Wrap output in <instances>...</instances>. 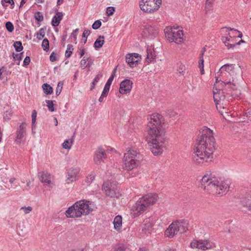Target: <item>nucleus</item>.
I'll return each instance as SVG.
<instances>
[{
  "mask_svg": "<svg viewBox=\"0 0 251 251\" xmlns=\"http://www.w3.org/2000/svg\"><path fill=\"white\" fill-rule=\"evenodd\" d=\"M241 43H245V41L241 39L237 43H232L231 45L227 44V46H230V48H233L236 46L240 45Z\"/></svg>",
  "mask_w": 251,
  "mask_h": 251,
  "instance_id": "680f3d73",
  "label": "nucleus"
},
{
  "mask_svg": "<svg viewBox=\"0 0 251 251\" xmlns=\"http://www.w3.org/2000/svg\"><path fill=\"white\" fill-rule=\"evenodd\" d=\"M103 189L106 195L110 198H118L121 196L117 190L115 183L104 182L103 184Z\"/></svg>",
  "mask_w": 251,
  "mask_h": 251,
  "instance_id": "1a4fd4ad",
  "label": "nucleus"
},
{
  "mask_svg": "<svg viewBox=\"0 0 251 251\" xmlns=\"http://www.w3.org/2000/svg\"><path fill=\"white\" fill-rule=\"evenodd\" d=\"M4 2L10 4L11 9L14 8L15 6L14 0H1V4L3 6H5Z\"/></svg>",
  "mask_w": 251,
  "mask_h": 251,
  "instance_id": "ea45409f",
  "label": "nucleus"
},
{
  "mask_svg": "<svg viewBox=\"0 0 251 251\" xmlns=\"http://www.w3.org/2000/svg\"><path fill=\"white\" fill-rule=\"evenodd\" d=\"M70 143L69 140H66L62 144L63 148L65 149H70L71 147V145H69Z\"/></svg>",
  "mask_w": 251,
  "mask_h": 251,
  "instance_id": "6e6d98bb",
  "label": "nucleus"
},
{
  "mask_svg": "<svg viewBox=\"0 0 251 251\" xmlns=\"http://www.w3.org/2000/svg\"><path fill=\"white\" fill-rule=\"evenodd\" d=\"M78 31V29L76 28L75 30H74L71 34V37H73L74 38L75 40L76 39V36L77 34Z\"/></svg>",
  "mask_w": 251,
  "mask_h": 251,
  "instance_id": "e2e57ef3",
  "label": "nucleus"
},
{
  "mask_svg": "<svg viewBox=\"0 0 251 251\" xmlns=\"http://www.w3.org/2000/svg\"><path fill=\"white\" fill-rule=\"evenodd\" d=\"M145 33H148L149 37L152 38L155 37L157 34L156 30L154 26L148 25L146 26L144 30Z\"/></svg>",
  "mask_w": 251,
  "mask_h": 251,
  "instance_id": "a878e982",
  "label": "nucleus"
},
{
  "mask_svg": "<svg viewBox=\"0 0 251 251\" xmlns=\"http://www.w3.org/2000/svg\"><path fill=\"white\" fill-rule=\"evenodd\" d=\"M23 54H24L23 52H21L20 53H16V54H15V53L13 52L12 54V56H13V58L14 59V60H17L20 61L23 58Z\"/></svg>",
  "mask_w": 251,
  "mask_h": 251,
  "instance_id": "c03bdc74",
  "label": "nucleus"
},
{
  "mask_svg": "<svg viewBox=\"0 0 251 251\" xmlns=\"http://www.w3.org/2000/svg\"><path fill=\"white\" fill-rule=\"evenodd\" d=\"M63 14L61 12H57L53 16L51 21V25L53 26H58L60 21L62 20Z\"/></svg>",
  "mask_w": 251,
  "mask_h": 251,
  "instance_id": "393cba45",
  "label": "nucleus"
},
{
  "mask_svg": "<svg viewBox=\"0 0 251 251\" xmlns=\"http://www.w3.org/2000/svg\"><path fill=\"white\" fill-rule=\"evenodd\" d=\"M201 133V135L198 137L193 156L194 161L198 164L211 161L215 150L213 131L205 127Z\"/></svg>",
  "mask_w": 251,
  "mask_h": 251,
  "instance_id": "f03ea898",
  "label": "nucleus"
},
{
  "mask_svg": "<svg viewBox=\"0 0 251 251\" xmlns=\"http://www.w3.org/2000/svg\"><path fill=\"white\" fill-rule=\"evenodd\" d=\"M116 68H115L114 69V70L113 71V73L112 74V75H111V76H110V77L107 81L105 85L110 86V85H111V83L114 79V78L115 76V73L116 72Z\"/></svg>",
  "mask_w": 251,
  "mask_h": 251,
  "instance_id": "79ce46f5",
  "label": "nucleus"
},
{
  "mask_svg": "<svg viewBox=\"0 0 251 251\" xmlns=\"http://www.w3.org/2000/svg\"><path fill=\"white\" fill-rule=\"evenodd\" d=\"M143 231L146 234H150L152 230V225L151 223L145 224L143 227Z\"/></svg>",
  "mask_w": 251,
  "mask_h": 251,
  "instance_id": "72a5a7b5",
  "label": "nucleus"
},
{
  "mask_svg": "<svg viewBox=\"0 0 251 251\" xmlns=\"http://www.w3.org/2000/svg\"><path fill=\"white\" fill-rule=\"evenodd\" d=\"M104 38L103 36L100 35L99 36L98 38L97 39L94 44V47L96 50H98L103 46L104 43Z\"/></svg>",
  "mask_w": 251,
  "mask_h": 251,
  "instance_id": "cd10ccee",
  "label": "nucleus"
},
{
  "mask_svg": "<svg viewBox=\"0 0 251 251\" xmlns=\"http://www.w3.org/2000/svg\"><path fill=\"white\" fill-rule=\"evenodd\" d=\"M158 199V195L150 193L139 198L132 206L131 211L134 217H137L144 213L150 206L156 203Z\"/></svg>",
  "mask_w": 251,
  "mask_h": 251,
  "instance_id": "20e7f679",
  "label": "nucleus"
},
{
  "mask_svg": "<svg viewBox=\"0 0 251 251\" xmlns=\"http://www.w3.org/2000/svg\"><path fill=\"white\" fill-rule=\"evenodd\" d=\"M21 209H23L25 214H28L32 211V208L31 206L22 207Z\"/></svg>",
  "mask_w": 251,
  "mask_h": 251,
  "instance_id": "bf43d9fd",
  "label": "nucleus"
},
{
  "mask_svg": "<svg viewBox=\"0 0 251 251\" xmlns=\"http://www.w3.org/2000/svg\"><path fill=\"white\" fill-rule=\"evenodd\" d=\"M5 27L6 29L10 32L14 30V26L12 23L10 22H7L5 24Z\"/></svg>",
  "mask_w": 251,
  "mask_h": 251,
  "instance_id": "a18cd8bd",
  "label": "nucleus"
},
{
  "mask_svg": "<svg viewBox=\"0 0 251 251\" xmlns=\"http://www.w3.org/2000/svg\"><path fill=\"white\" fill-rule=\"evenodd\" d=\"M36 117L37 112L35 110H33L31 115L32 129L33 128L34 125H35L36 123Z\"/></svg>",
  "mask_w": 251,
  "mask_h": 251,
  "instance_id": "de8ad7c7",
  "label": "nucleus"
},
{
  "mask_svg": "<svg viewBox=\"0 0 251 251\" xmlns=\"http://www.w3.org/2000/svg\"><path fill=\"white\" fill-rule=\"evenodd\" d=\"M122 224V218L121 216H116L113 221V224L114 226V228L117 230L119 231L121 226Z\"/></svg>",
  "mask_w": 251,
  "mask_h": 251,
  "instance_id": "bb28decb",
  "label": "nucleus"
},
{
  "mask_svg": "<svg viewBox=\"0 0 251 251\" xmlns=\"http://www.w3.org/2000/svg\"><path fill=\"white\" fill-rule=\"evenodd\" d=\"M109 152V150H105L101 147L98 148L94 154V161L97 165H100L101 163H104L107 158V153Z\"/></svg>",
  "mask_w": 251,
  "mask_h": 251,
  "instance_id": "9d476101",
  "label": "nucleus"
},
{
  "mask_svg": "<svg viewBox=\"0 0 251 251\" xmlns=\"http://www.w3.org/2000/svg\"><path fill=\"white\" fill-rule=\"evenodd\" d=\"M215 0H206L205 2V12L207 13L208 12L212 9L213 2Z\"/></svg>",
  "mask_w": 251,
  "mask_h": 251,
  "instance_id": "473e14b6",
  "label": "nucleus"
},
{
  "mask_svg": "<svg viewBox=\"0 0 251 251\" xmlns=\"http://www.w3.org/2000/svg\"><path fill=\"white\" fill-rule=\"evenodd\" d=\"M79 169L76 168H71L67 170V181L68 183L73 182L77 179Z\"/></svg>",
  "mask_w": 251,
  "mask_h": 251,
  "instance_id": "f3484780",
  "label": "nucleus"
},
{
  "mask_svg": "<svg viewBox=\"0 0 251 251\" xmlns=\"http://www.w3.org/2000/svg\"><path fill=\"white\" fill-rule=\"evenodd\" d=\"M204 59L203 58H200L199 61V67L200 69L201 73V74H204Z\"/></svg>",
  "mask_w": 251,
  "mask_h": 251,
  "instance_id": "a19ab883",
  "label": "nucleus"
},
{
  "mask_svg": "<svg viewBox=\"0 0 251 251\" xmlns=\"http://www.w3.org/2000/svg\"><path fill=\"white\" fill-rule=\"evenodd\" d=\"M185 70V66L182 64H180L177 69V73L181 75H184Z\"/></svg>",
  "mask_w": 251,
  "mask_h": 251,
  "instance_id": "3c124183",
  "label": "nucleus"
},
{
  "mask_svg": "<svg viewBox=\"0 0 251 251\" xmlns=\"http://www.w3.org/2000/svg\"><path fill=\"white\" fill-rule=\"evenodd\" d=\"M66 215L68 218H79L82 216V213L80 212L78 206H76L75 202L66 210Z\"/></svg>",
  "mask_w": 251,
  "mask_h": 251,
  "instance_id": "ddd939ff",
  "label": "nucleus"
},
{
  "mask_svg": "<svg viewBox=\"0 0 251 251\" xmlns=\"http://www.w3.org/2000/svg\"><path fill=\"white\" fill-rule=\"evenodd\" d=\"M88 67L90 68L93 63V59L91 57H88L86 59Z\"/></svg>",
  "mask_w": 251,
  "mask_h": 251,
  "instance_id": "0e129e2a",
  "label": "nucleus"
},
{
  "mask_svg": "<svg viewBox=\"0 0 251 251\" xmlns=\"http://www.w3.org/2000/svg\"><path fill=\"white\" fill-rule=\"evenodd\" d=\"M102 77L101 73H99L94 79V82H98L99 80Z\"/></svg>",
  "mask_w": 251,
  "mask_h": 251,
  "instance_id": "69168bd1",
  "label": "nucleus"
},
{
  "mask_svg": "<svg viewBox=\"0 0 251 251\" xmlns=\"http://www.w3.org/2000/svg\"><path fill=\"white\" fill-rule=\"evenodd\" d=\"M26 124L25 123H22L17 128L16 137L15 142L17 145H20L25 142V136L26 133Z\"/></svg>",
  "mask_w": 251,
  "mask_h": 251,
  "instance_id": "9b49d317",
  "label": "nucleus"
},
{
  "mask_svg": "<svg viewBox=\"0 0 251 251\" xmlns=\"http://www.w3.org/2000/svg\"><path fill=\"white\" fill-rule=\"evenodd\" d=\"M245 115L249 118H251V109H248V111L246 112Z\"/></svg>",
  "mask_w": 251,
  "mask_h": 251,
  "instance_id": "774afa93",
  "label": "nucleus"
},
{
  "mask_svg": "<svg viewBox=\"0 0 251 251\" xmlns=\"http://www.w3.org/2000/svg\"><path fill=\"white\" fill-rule=\"evenodd\" d=\"M115 11V8L114 7L110 6L107 8L106 13L108 16H111L113 14Z\"/></svg>",
  "mask_w": 251,
  "mask_h": 251,
  "instance_id": "5fc2aeb1",
  "label": "nucleus"
},
{
  "mask_svg": "<svg viewBox=\"0 0 251 251\" xmlns=\"http://www.w3.org/2000/svg\"><path fill=\"white\" fill-rule=\"evenodd\" d=\"M44 92L47 95H50L53 92L52 87L48 83H44L42 85Z\"/></svg>",
  "mask_w": 251,
  "mask_h": 251,
  "instance_id": "7c9ffc66",
  "label": "nucleus"
},
{
  "mask_svg": "<svg viewBox=\"0 0 251 251\" xmlns=\"http://www.w3.org/2000/svg\"><path fill=\"white\" fill-rule=\"evenodd\" d=\"M39 178L40 181L46 185H50L51 183V176L48 173L41 172L39 173Z\"/></svg>",
  "mask_w": 251,
  "mask_h": 251,
  "instance_id": "b1692460",
  "label": "nucleus"
},
{
  "mask_svg": "<svg viewBox=\"0 0 251 251\" xmlns=\"http://www.w3.org/2000/svg\"><path fill=\"white\" fill-rule=\"evenodd\" d=\"M234 70V65L232 64H226L223 65L221 69L220 70H225V71L228 72L230 75H232V74L233 73Z\"/></svg>",
  "mask_w": 251,
  "mask_h": 251,
  "instance_id": "c85d7f7f",
  "label": "nucleus"
},
{
  "mask_svg": "<svg viewBox=\"0 0 251 251\" xmlns=\"http://www.w3.org/2000/svg\"><path fill=\"white\" fill-rule=\"evenodd\" d=\"M230 30L229 27H224L222 28V31H224L225 30L226 34L227 36L226 37H223L222 40L223 43L225 44V46L227 47V49H229L230 46H227V44L231 45L232 43H236L235 42V40L236 36L232 35L229 32V30Z\"/></svg>",
  "mask_w": 251,
  "mask_h": 251,
  "instance_id": "4468645a",
  "label": "nucleus"
},
{
  "mask_svg": "<svg viewBox=\"0 0 251 251\" xmlns=\"http://www.w3.org/2000/svg\"><path fill=\"white\" fill-rule=\"evenodd\" d=\"M30 62V58L29 56H26L23 62V66H26L29 65Z\"/></svg>",
  "mask_w": 251,
  "mask_h": 251,
  "instance_id": "13d9d810",
  "label": "nucleus"
},
{
  "mask_svg": "<svg viewBox=\"0 0 251 251\" xmlns=\"http://www.w3.org/2000/svg\"><path fill=\"white\" fill-rule=\"evenodd\" d=\"M63 83L62 81H59L58 83L56 89V95L58 96L61 93L63 88Z\"/></svg>",
  "mask_w": 251,
  "mask_h": 251,
  "instance_id": "37998d69",
  "label": "nucleus"
},
{
  "mask_svg": "<svg viewBox=\"0 0 251 251\" xmlns=\"http://www.w3.org/2000/svg\"><path fill=\"white\" fill-rule=\"evenodd\" d=\"M127 172L126 174V176L128 177H135L137 176L139 171L137 167L132 169L130 170H126Z\"/></svg>",
  "mask_w": 251,
  "mask_h": 251,
  "instance_id": "c756f323",
  "label": "nucleus"
},
{
  "mask_svg": "<svg viewBox=\"0 0 251 251\" xmlns=\"http://www.w3.org/2000/svg\"><path fill=\"white\" fill-rule=\"evenodd\" d=\"M101 21L100 20H97L92 25V28L94 29H97L101 26Z\"/></svg>",
  "mask_w": 251,
  "mask_h": 251,
  "instance_id": "8fccbe9b",
  "label": "nucleus"
},
{
  "mask_svg": "<svg viewBox=\"0 0 251 251\" xmlns=\"http://www.w3.org/2000/svg\"><path fill=\"white\" fill-rule=\"evenodd\" d=\"M177 233L176 226L173 222L165 231V235L169 238H172Z\"/></svg>",
  "mask_w": 251,
  "mask_h": 251,
  "instance_id": "aec40b11",
  "label": "nucleus"
},
{
  "mask_svg": "<svg viewBox=\"0 0 251 251\" xmlns=\"http://www.w3.org/2000/svg\"><path fill=\"white\" fill-rule=\"evenodd\" d=\"M221 85L225 88V89L229 91L231 90H235L237 89V86L234 83V80L232 78V81H221Z\"/></svg>",
  "mask_w": 251,
  "mask_h": 251,
  "instance_id": "4be33fe9",
  "label": "nucleus"
},
{
  "mask_svg": "<svg viewBox=\"0 0 251 251\" xmlns=\"http://www.w3.org/2000/svg\"><path fill=\"white\" fill-rule=\"evenodd\" d=\"M56 54L54 52H52L50 56V59L51 62H54L57 60L56 58Z\"/></svg>",
  "mask_w": 251,
  "mask_h": 251,
  "instance_id": "052dcab7",
  "label": "nucleus"
},
{
  "mask_svg": "<svg viewBox=\"0 0 251 251\" xmlns=\"http://www.w3.org/2000/svg\"><path fill=\"white\" fill-rule=\"evenodd\" d=\"M13 46L15 49V50L17 52H20L23 50V47L22 46V43L21 41H16L14 42L13 44Z\"/></svg>",
  "mask_w": 251,
  "mask_h": 251,
  "instance_id": "c9c22d12",
  "label": "nucleus"
},
{
  "mask_svg": "<svg viewBox=\"0 0 251 251\" xmlns=\"http://www.w3.org/2000/svg\"><path fill=\"white\" fill-rule=\"evenodd\" d=\"M42 46L44 50L47 51L49 50V41L48 39L45 38L43 40Z\"/></svg>",
  "mask_w": 251,
  "mask_h": 251,
  "instance_id": "e433bc0d",
  "label": "nucleus"
},
{
  "mask_svg": "<svg viewBox=\"0 0 251 251\" xmlns=\"http://www.w3.org/2000/svg\"><path fill=\"white\" fill-rule=\"evenodd\" d=\"M214 246V243L207 240H194L190 244L192 248H197L203 251L210 249Z\"/></svg>",
  "mask_w": 251,
  "mask_h": 251,
  "instance_id": "f8f14e48",
  "label": "nucleus"
},
{
  "mask_svg": "<svg viewBox=\"0 0 251 251\" xmlns=\"http://www.w3.org/2000/svg\"><path fill=\"white\" fill-rule=\"evenodd\" d=\"M173 222L176 226L177 233H183L188 229V224L187 221L179 220Z\"/></svg>",
  "mask_w": 251,
  "mask_h": 251,
  "instance_id": "a211bd4d",
  "label": "nucleus"
},
{
  "mask_svg": "<svg viewBox=\"0 0 251 251\" xmlns=\"http://www.w3.org/2000/svg\"><path fill=\"white\" fill-rule=\"evenodd\" d=\"M161 2V0H141L140 7L144 12L153 13L158 10Z\"/></svg>",
  "mask_w": 251,
  "mask_h": 251,
  "instance_id": "0eeeda50",
  "label": "nucleus"
},
{
  "mask_svg": "<svg viewBox=\"0 0 251 251\" xmlns=\"http://www.w3.org/2000/svg\"><path fill=\"white\" fill-rule=\"evenodd\" d=\"M156 55L154 50L151 47H148L147 48V57L146 62L151 63L155 59Z\"/></svg>",
  "mask_w": 251,
  "mask_h": 251,
  "instance_id": "412c9836",
  "label": "nucleus"
},
{
  "mask_svg": "<svg viewBox=\"0 0 251 251\" xmlns=\"http://www.w3.org/2000/svg\"><path fill=\"white\" fill-rule=\"evenodd\" d=\"M12 115V112L11 111H6L3 114V120L4 121H8L11 118Z\"/></svg>",
  "mask_w": 251,
  "mask_h": 251,
  "instance_id": "49530a36",
  "label": "nucleus"
},
{
  "mask_svg": "<svg viewBox=\"0 0 251 251\" xmlns=\"http://www.w3.org/2000/svg\"><path fill=\"white\" fill-rule=\"evenodd\" d=\"M148 127L150 136L148 143L151 150L154 155H159L162 153L163 148H165L164 143L166 139L162 116L158 113L152 114L151 116Z\"/></svg>",
  "mask_w": 251,
  "mask_h": 251,
  "instance_id": "f257e3e1",
  "label": "nucleus"
},
{
  "mask_svg": "<svg viewBox=\"0 0 251 251\" xmlns=\"http://www.w3.org/2000/svg\"><path fill=\"white\" fill-rule=\"evenodd\" d=\"M46 29V26L42 27L39 29V32L36 33V38L38 40H40L45 37Z\"/></svg>",
  "mask_w": 251,
  "mask_h": 251,
  "instance_id": "2f4dec72",
  "label": "nucleus"
},
{
  "mask_svg": "<svg viewBox=\"0 0 251 251\" xmlns=\"http://www.w3.org/2000/svg\"><path fill=\"white\" fill-rule=\"evenodd\" d=\"M201 188L209 193L223 195L228 191L230 180L226 179L219 181L216 178L208 175H204L201 179Z\"/></svg>",
  "mask_w": 251,
  "mask_h": 251,
  "instance_id": "7ed1b4c3",
  "label": "nucleus"
},
{
  "mask_svg": "<svg viewBox=\"0 0 251 251\" xmlns=\"http://www.w3.org/2000/svg\"><path fill=\"white\" fill-rule=\"evenodd\" d=\"M95 179V176L92 174L88 175L86 177L85 181L88 184H90Z\"/></svg>",
  "mask_w": 251,
  "mask_h": 251,
  "instance_id": "09e8293b",
  "label": "nucleus"
},
{
  "mask_svg": "<svg viewBox=\"0 0 251 251\" xmlns=\"http://www.w3.org/2000/svg\"><path fill=\"white\" fill-rule=\"evenodd\" d=\"M110 87V86L105 84L104 87L102 92V97H106L107 96L109 91Z\"/></svg>",
  "mask_w": 251,
  "mask_h": 251,
  "instance_id": "603ef678",
  "label": "nucleus"
},
{
  "mask_svg": "<svg viewBox=\"0 0 251 251\" xmlns=\"http://www.w3.org/2000/svg\"><path fill=\"white\" fill-rule=\"evenodd\" d=\"M142 159V156L139 152L135 150H130L124 154L123 168L126 170H130L137 167Z\"/></svg>",
  "mask_w": 251,
  "mask_h": 251,
  "instance_id": "39448f33",
  "label": "nucleus"
},
{
  "mask_svg": "<svg viewBox=\"0 0 251 251\" xmlns=\"http://www.w3.org/2000/svg\"><path fill=\"white\" fill-rule=\"evenodd\" d=\"M139 55L138 53H129L126 55V62L130 67L133 68L137 66L139 60Z\"/></svg>",
  "mask_w": 251,
  "mask_h": 251,
  "instance_id": "dca6fc26",
  "label": "nucleus"
},
{
  "mask_svg": "<svg viewBox=\"0 0 251 251\" xmlns=\"http://www.w3.org/2000/svg\"><path fill=\"white\" fill-rule=\"evenodd\" d=\"M241 202L243 206L251 210V191L247 193L245 197L242 199Z\"/></svg>",
  "mask_w": 251,
  "mask_h": 251,
  "instance_id": "5701e85b",
  "label": "nucleus"
},
{
  "mask_svg": "<svg viewBox=\"0 0 251 251\" xmlns=\"http://www.w3.org/2000/svg\"><path fill=\"white\" fill-rule=\"evenodd\" d=\"M34 18L38 22H42L44 20V17L42 13L38 11L36 12L34 15Z\"/></svg>",
  "mask_w": 251,
  "mask_h": 251,
  "instance_id": "4c0bfd02",
  "label": "nucleus"
},
{
  "mask_svg": "<svg viewBox=\"0 0 251 251\" xmlns=\"http://www.w3.org/2000/svg\"><path fill=\"white\" fill-rule=\"evenodd\" d=\"M217 92L213 90V98L216 107L218 108V105H220L221 103L225 99V96L223 95L224 92L220 90L216 89Z\"/></svg>",
  "mask_w": 251,
  "mask_h": 251,
  "instance_id": "6ab92c4d",
  "label": "nucleus"
},
{
  "mask_svg": "<svg viewBox=\"0 0 251 251\" xmlns=\"http://www.w3.org/2000/svg\"><path fill=\"white\" fill-rule=\"evenodd\" d=\"M90 34V31L88 29H85L82 34V38H86Z\"/></svg>",
  "mask_w": 251,
  "mask_h": 251,
  "instance_id": "338daca9",
  "label": "nucleus"
},
{
  "mask_svg": "<svg viewBox=\"0 0 251 251\" xmlns=\"http://www.w3.org/2000/svg\"><path fill=\"white\" fill-rule=\"evenodd\" d=\"M76 206L79 210L82 213V215H88L94 210V206L92 202L86 200H81L76 202Z\"/></svg>",
  "mask_w": 251,
  "mask_h": 251,
  "instance_id": "6e6552de",
  "label": "nucleus"
},
{
  "mask_svg": "<svg viewBox=\"0 0 251 251\" xmlns=\"http://www.w3.org/2000/svg\"><path fill=\"white\" fill-rule=\"evenodd\" d=\"M46 102L47 104V106L49 108V110L50 112H53L55 111V109L53 107V101L51 100H46Z\"/></svg>",
  "mask_w": 251,
  "mask_h": 251,
  "instance_id": "58836bf2",
  "label": "nucleus"
},
{
  "mask_svg": "<svg viewBox=\"0 0 251 251\" xmlns=\"http://www.w3.org/2000/svg\"><path fill=\"white\" fill-rule=\"evenodd\" d=\"M165 37L170 42L179 44L183 41V32L182 30L176 28L167 27L164 29Z\"/></svg>",
  "mask_w": 251,
  "mask_h": 251,
  "instance_id": "423d86ee",
  "label": "nucleus"
},
{
  "mask_svg": "<svg viewBox=\"0 0 251 251\" xmlns=\"http://www.w3.org/2000/svg\"><path fill=\"white\" fill-rule=\"evenodd\" d=\"M115 251H129V249H127L124 245H121L115 248Z\"/></svg>",
  "mask_w": 251,
  "mask_h": 251,
  "instance_id": "864d4df0",
  "label": "nucleus"
},
{
  "mask_svg": "<svg viewBox=\"0 0 251 251\" xmlns=\"http://www.w3.org/2000/svg\"><path fill=\"white\" fill-rule=\"evenodd\" d=\"M80 65L83 67V69L88 67L87 60L86 59H85V57H84L80 61Z\"/></svg>",
  "mask_w": 251,
  "mask_h": 251,
  "instance_id": "4d7b16f0",
  "label": "nucleus"
},
{
  "mask_svg": "<svg viewBox=\"0 0 251 251\" xmlns=\"http://www.w3.org/2000/svg\"><path fill=\"white\" fill-rule=\"evenodd\" d=\"M132 82L129 79H125L121 82L119 92L121 94H126L129 93L132 88Z\"/></svg>",
  "mask_w": 251,
  "mask_h": 251,
  "instance_id": "2eb2a0df",
  "label": "nucleus"
},
{
  "mask_svg": "<svg viewBox=\"0 0 251 251\" xmlns=\"http://www.w3.org/2000/svg\"><path fill=\"white\" fill-rule=\"evenodd\" d=\"M73 50V46L71 44H68L65 53V57L66 58H69L71 56Z\"/></svg>",
  "mask_w": 251,
  "mask_h": 251,
  "instance_id": "f704fd0d",
  "label": "nucleus"
}]
</instances>
